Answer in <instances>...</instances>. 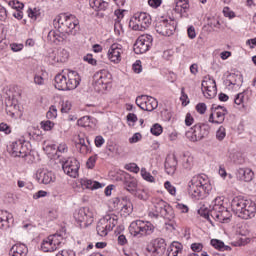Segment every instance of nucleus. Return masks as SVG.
Segmentation results:
<instances>
[{
  "mask_svg": "<svg viewBox=\"0 0 256 256\" xmlns=\"http://www.w3.org/2000/svg\"><path fill=\"white\" fill-rule=\"evenodd\" d=\"M54 81V87L58 89V91H73V89L79 87L81 76H79L77 71L66 70L56 75Z\"/></svg>",
  "mask_w": 256,
  "mask_h": 256,
  "instance_id": "nucleus-1",
  "label": "nucleus"
},
{
  "mask_svg": "<svg viewBox=\"0 0 256 256\" xmlns=\"http://www.w3.org/2000/svg\"><path fill=\"white\" fill-rule=\"evenodd\" d=\"M233 213L240 219H253L256 215V204L253 200H247L241 197H235L231 201Z\"/></svg>",
  "mask_w": 256,
  "mask_h": 256,
  "instance_id": "nucleus-2",
  "label": "nucleus"
},
{
  "mask_svg": "<svg viewBox=\"0 0 256 256\" xmlns=\"http://www.w3.org/2000/svg\"><path fill=\"white\" fill-rule=\"evenodd\" d=\"M53 24L55 29L66 35H77L79 29V19L73 14H60L56 16Z\"/></svg>",
  "mask_w": 256,
  "mask_h": 256,
  "instance_id": "nucleus-3",
  "label": "nucleus"
},
{
  "mask_svg": "<svg viewBox=\"0 0 256 256\" xmlns=\"http://www.w3.org/2000/svg\"><path fill=\"white\" fill-rule=\"evenodd\" d=\"M209 191H211V184L203 176H194L188 184V193L194 199L205 198L209 195Z\"/></svg>",
  "mask_w": 256,
  "mask_h": 256,
  "instance_id": "nucleus-4",
  "label": "nucleus"
},
{
  "mask_svg": "<svg viewBox=\"0 0 256 256\" xmlns=\"http://www.w3.org/2000/svg\"><path fill=\"white\" fill-rule=\"evenodd\" d=\"M209 216L213 219H216V221H219V223H227L229 219H231V212L223 206V200L221 197H217L212 202V209L204 213L205 219H209Z\"/></svg>",
  "mask_w": 256,
  "mask_h": 256,
  "instance_id": "nucleus-5",
  "label": "nucleus"
},
{
  "mask_svg": "<svg viewBox=\"0 0 256 256\" xmlns=\"http://www.w3.org/2000/svg\"><path fill=\"white\" fill-rule=\"evenodd\" d=\"M151 15L145 12H137L130 19L129 27L133 31H145L151 27Z\"/></svg>",
  "mask_w": 256,
  "mask_h": 256,
  "instance_id": "nucleus-6",
  "label": "nucleus"
},
{
  "mask_svg": "<svg viewBox=\"0 0 256 256\" xmlns=\"http://www.w3.org/2000/svg\"><path fill=\"white\" fill-rule=\"evenodd\" d=\"M153 231H155L153 224L142 220L133 221L129 226V232L134 237H145L146 235H151Z\"/></svg>",
  "mask_w": 256,
  "mask_h": 256,
  "instance_id": "nucleus-7",
  "label": "nucleus"
},
{
  "mask_svg": "<svg viewBox=\"0 0 256 256\" xmlns=\"http://www.w3.org/2000/svg\"><path fill=\"white\" fill-rule=\"evenodd\" d=\"M175 19H161L156 22V33L163 35L164 37H171L175 33L176 29Z\"/></svg>",
  "mask_w": 256,
  "mask_h": 256,
  "instance_id": "nucleus-8",
  "label": "nucleus"
},
{
  "mask_svg": "<svg viewBox=\"0 0 256 256\" xmlns=\"http://www.w3.org/2000/svg\"><path fill=\"white\" fill-rule=\"evenodd\" d=\"M60 163L62 164V169L66 175L72 178L79 177V161L77 158L70 157V158H62L60 159Z\"/></svg>",
  "mask_w": 256,
  "mask_h": 256,
  "instance_id": "nucleus-9",
  "label": "nucleus"
},
{
  "mask_svg": "<svg viewBox=\"0 0 256 256\" xmlns=\"http://www.w3.org/2000/svg\"><path fill=\"white\" fill-rule=\"evenodd\" d=\"M61 243H63V236L61 234H53L42 241L41 249L44 253H51L57 251Z\"/></svg>",
  "mask_w": 256,
  "mask_h": 256,
  "instance_id": "nucleus-10",
  "label": "nucleus"
},
{
  "mask_svg": "<svg viewBox=\"0 0 256 256\" xmlns=\"http://www.w3.org/2000/svg\"><path fill=\"white\" fill-rule=\"evenodd\" d=\"M209 135V128L205 124H196L186 133V137L193 143L205 139Z\"/></svg>",
  "mask_w": 256,
  "mask_h": 256,
  "instance_id": "nucleus-11",
  "label": "nucleus"
},
{
  "mask_svg": "<svg viewBox=\"0 0 256 256\" xmlns=\"http://www.w3.org/2000/svg\"><path fill=\"white\" fill-rule=\"evenodd\" d=\"M153 45V36L146 34L141 35L134 44V53L136 55H143V53H147L149 49H151Z\"/></svg>",
  "mask_w": 256,
  "mask_h": 256,
  "instance_id": "nucleus-12",
  "label": "nucleus"
},
{
  "mask_svg": "<svg viewBox=\"0 0 256 256\" xmlns=\"http://www.w3.org/2000/svg\"><path fill=\"white\" fill-rule=\"evenodd\" d=\"M136 105L142 109V111H155L159 107L157 99L148 96L141 95L136 98Z\"/></svg>",
  "mask_w": 256,
  "mask_h": 256,
  "instance_id": "nucleus-13",
  "label": "nucleus"
},
{
  "mask_svg": "<svg viewBox=\"0 0 256 256\" xmlns=\"http://www.w3.org/2000/svg\"><path fill=\"white\" fill-rule=\"evenodd\" d=\"M229 113L225 106L213 105L211 108V114L209 116V123H215L216 125H221L225 121V115Z\"/></svg>",
  "mask_w": 256,
  "mask_h": 256,
  "instance_id": "nucleus-14",
  "label": "nucleus"
},
{
  "mask_svg": "<svg viewBox=\"0 0 256 256\" xmlns=\"http://www.w3.org/2000/svg\"><path fill=\"white\" fill-rule=\"evenodd\" d=\"M166 249L167 244L165 243V239H155L147 247L148 256H162L165 254Z\"/></svg>",
  "mask_w": 256,
  "mask_h": 256,
  "instance_id": "nucleus-15",
  "label": "nucleus"
},
{
  "mask_svg": "<svg viewBox=\"0 0 256 256\" xmlns=\"http://www.w3.org/2000/svg\"><path fill=\"white\" fill-rule=\"evenodd\" d=\"M47 59L51 65L65 63L69 59V52L65 48H59L48 53Z\"/></svg>",
  "mask_w": 256,
  "mask_h": 256,
  "instance_id": "nucleus-16",
  "label": "nucleus"
},
{
  "mask_svg": "<svg viewBox=\"0 0 256 256\" xmlns=\"http://www.w3.org/2000/svg\"><path fill=\"white\" fill-rule=\"evenodd\" d=\"M202 93L206 99H213L217 96V83L213 78H205L202 81Z\"/></svg>",
  "mask_w": 256,
  "mask_h": 256,
  "instance_id": "nucleus-17",
  "label": "nucleus"
},
{
  "mask_svg": "<svg viewBox=\"0 0 256 256\" xmlns=\"http://www.w3.org/2000/svg\"><path fill=\"white\" fill-rule=\"evenodd\" d=\"M8 151L12 157H27L28 149L25 143L21 140L14 141L8 147Z\"/></svg>",
  "mask_w": 256,
  "mask_h": 256,
  "instance_id": "nucleus-18",
  "label": "nucleus"
},
{
  "mask_svg": "<svg viewBox=\"0 0 256 256\" xmlns=\"http://www.w3.org/2000/svg\"><path fill=\"white\" fill-rule=\"evenodd\" d=\"M94 85L98 89H105V85L111 83V73L107 70H102L94 74Z\"/></svg>",
  "mask_w": 256,
  "mask_h": 256,
  "instance_id": "nucleus-19",
  "label": "nucleus"
},
{
  "mask_svg": "<svg viewBox=\"0 0 256 256\" xmlns=\"http://www.w3.org/2000/svg\"><path fill=\"white\" fill-rule=\"evenodd\" d=\"M123 46L121 44L114 43L110 46L107 58L114 65H119L121 63V54L123 53Z\"/></svg>",
  "mask_w": 256,
  "mask_h": 256,
  "instance_id": "nucleus-20",
  "label": "nucleus"
},
{
  "mask_svg": "<svg viewBox=\"0 0 256 256\" xmlns=\"http://www.w3.org/2000/svg\"><path fill=\"white\" fill-rule=\"evenodd\" d=\"M75 219L79 223H84L86 227L93 224V212L89 208H80L75 214Z\"/></svg>",
  "mask_w": 256,
  "mask_h": 256,
  "instance_id": "nucleus-21",
  "label": "nucleus"
},
{
  "mask_svg": "<svg viewBox=\"0 0 256 256\" xmlns=\"http://www.w3.org/2000/svg\"><path fill=\"white\" fill-rule=\"evenodd\" d=\"M36 179L43 185H49L55 183V174L47 169H40L36 173Z\"/></svg>",
  "mask_w": 256,
  "mask_h": 256,
  "instance_id": "nucleus-22",
  "label": "nucleus"
},
{
  "mask_svg": "<svg viewBox=\"0 0 256 256\" xmlns=\"http://www.w3.org/2000/svg\"><path fill=\"white\" fill-rule=\"evenodd\" d=\"M236 177L239 181H245V183H250L253 181V177H255V173L253 170L249 168H239L236 172Z\"/></svg>",
  "mask_w": 256,
  "mask_h": 256,
  "instance_id": "nucleus-23",
  "label": "nucleus"
},
{
  "mask_svg": "<svg viewBox=\"0 0 256 256\" xmlns=\"http://www.w3.org/2000/svg\"><path fill=\"white\" fill-rule=\"evenodd\" d=\"M164 167L167 175H175V171H177V157L175 155H168Z\"/></svg>",
  "mask_w": 256,
  "mask_h": 256,
  "instance_id": "nucleus-24",
  "label": "nucleus"
},
{
  "mask_svg": "<svg viewBox=\"0 0 256 256\" xmlns=\"http://www.w3.org/2000/svg\"><path fill=\"white\" fill-rule=\"evenodd\" d=\"M154 209H155V211L158 212L160 217H164V218H167L169 215V212L171 211V207H169L167 202H165L163 200H158L154 204Z\"/></svg>",
  "mask_w": 256,
  "mask_h": 256,
  "instance_id": "nucleus-25",
  "label": "nucleus"
},
{
  "mask_svg": "<svg viewBox=\"0 0 256 256\" xmlns=\"http://www.w3.org/2000/svg\"><path fill=\"white\" fill-rule=\"evenodd\" d=\"M175 11L180 13L181 17H189V0H176Z\"/></svg>",
  "mask_w": 256,
  "mask_h": 256,
  "instance_id": "nucleus-26",
  "label": "nucleus"
},
{
  "mask_svg": "<svg viewBox=\"0 0 256 256\" xmlns=\"http://www.w3.org/2000/svg\"><path fill=\"white\" fill-rule=\"evenodd\" d=\"M123 187L129 193H132V194L135 193L137 191V179L127 174L123 180Z\"/></svg>",
  "mask_w": 256,
  "mask_h": 256,
  "instance_id": "nucleus-27",
  "label": "nucleus"
},
{
  "mask_svg": "<svg viewBox=\"0 0 256 256\" xmlns=\"http://www.w3.org/2000/svg\"><path fill=\"white\" fill-rule=\"evenodd\" d=\"M101 219L105 222V226L109 231H113V228L117 226L119 221V218L115 214H107Z\"/></svg>",
  "mask_w": 256,
  "mask_h": 256,
  "instance_id": "nucleus-28",
  "label": "nucleus"
},
{
  "mask_svg": "<svg viewBox=\"0 0 256 256\" xmlns=\"http://www.w3.org/2000/svg\"><path fill=\"white\" fill-rule=\"evenodd\" d=\"M65 33L58 31H50L48 33V40L50 43H55V45H59V43H63L65 41Z\"/></svg>",
  "mask_w": 256,
  "mask_h": 256,
  "instance_id": "nucleus-29",
  "label": "nucleus"
},
{
  "mask_svg": "<svg viewBox=\"0 0 256 256\" xmlns=\"http://www.w3.org/2000/svg\"><path fill=\"white\" fill-rule=\"evenodd\" d=\"M28 249L25 244H15L10 249V256H27Z\"/></svg>",
  "mask_w": 256,
  "mask_h": 256,
  "instance_id": "nucleus-30",
  "label": "nucleus"
},
{
  "mask_svg": "<svg viewBox=\"0 0 256 256\" xmlns=\"http://www.w3.org/2000/svg\"><path fill=\"white\" fill-rule=\"evenodd\" d=\"M10 221H13V214L0 210V229H7Z\"/></svg>",
  "mask_w": 256,
  "mask_h": 256,
  "instance_id": "nucleus-31",
  "label": "nucleus"
},
{
  "mask_svg": "<svg viewBox=\"0 0 256 256\" xmlns=\"http://www.w3.org/2000/svg\"><path fill=\"white\" fill-rule=\"evenodd\" d=\"M6 112L15 117L19 112V105L17 104V100L8 99L6 101Z\"/></svg>",
  "mask_w": 256,
  "mask_h": 256,
  "instance_id": "nucleus-32",
  "label": "nucleus"
},
{
  "mask_svg": "<svg viewBox=\"0 0 256 256\" xmlns=\"http://www.w3.org/2000/svg\"><path fill=\"white\" fill-rule=\"evenodd\" d=\"M81 185L84 187V189H91L92 191L95 189H101V187H103L101 183L87 178L81 180Z\"/></svg>",
  "mask_w": 256,
  "mask_h": 256,
  "instance_id": "nucleus-33",
  "label": "nucleus"
},
{
  "mask_svg": "<svg viewBox=\"0 0 256 256\" xmlns=\"http://www.w3.org/2000/svg\"><path fill=\"white\" fill-rule=\"evenodd\" d=\"M183 251V244L179 242H173L167 250L168 256H178Z\"/></svg>",
  "mask_w": 256,
  "mask_h": 256,
  "instance_id": "nucleus-34",
  "label": "nucleus"
},
{
  "mask_svg": "<svg viewBox=\"0 0 256 256\" xmlns=\"http://www.w3.org/2000/svg\"><path fill=\"white\" fill-rule=\"evenodd\" d=\"M90 6L95 11H105L109 7V3L103 0H90Z\"/></svg>",
  "mask_w": 256,
  "mask_h": 256,
  "instance_id": "nucleus-35",
  "label": "nucleus"
},
{
  "mask_svg": "<svg viewBox=\"0 0 256 256\" xmlns=\"http://www.w3.org/2000/svg\"><path fill=\"white\" fill-rule=\"evenodd\" d=\"M96 231L98 233V235H100V237H105L107 235V233H109V229H107V226L105 225V220L100 219L97 227H96Z\"/></svg>",
  "mask_w": 256,
  "mask_h": 256,
  "instance_id": "nucleus-36",
  "label": "nucleus"
},
{
  "mask_svg": "<svg viewBox=\"0 0 256 256\" xmlns=\"http://www.w3.org/2000/svg\"><path fill=\"white\" fill-rule=\"evenodd\" d=\"M123 201H124V204L122 206V211L126 215H131V213H133V203L127 197L123 198Z\"/></svg>",
  "mask_w": 256,
  "mask_h": 256,
  "instance_id": "nucleus-37",
  "label": "nucleus"
},
{
  "mask_svg": "<svg viewBox=\"0 0 256 256\" xmlns=\"http://www.w3.org/2000/svg\"><path fill=\"white\" fill-rule=\"evenodd\" d=\"M79 127H91V123H93V118L91 116H84L77 121Z\"/></svg>",
  "mask_w": 256,
  "mask_h": 256,
  "instance_id": "nucleus-38",
  "label": "nucleus"
},
{
  "mask_svg": "<svg viewBox=\"0 0 256 256\" xmlns=\"http://www.w3.org/2000/svg\"><path fill=\"white\" fill-rule=\"evenodd\" d=\"M141 175L145 181H148L149 183H155V177H153V175H151V173L147 172V169L142 168Z\"/></svg>",
  "mask_w": 256,
  "mask_h": 256,
  "instance_id": "nucleus-39",
  "label": "nucleus"
},
{
  "mask_svg": "<svg viewBox=\"0 0 256 256\" xmlns=\"http://www.w3.org/2000/svg\"><path fill=\"white\" fill-rule=\"evenodd\" d=\"M9 7H11L12 9H16V11H21V9H23V7H25V5L17 0H11L8 3Z\"/></svg>",
  "mask_w": 256,
  "mask_h": 256,
  "instance_id": "nucleus-40",
  "label": "nucleus"
},
{
  "mask_svg": "<svg viewBox=\"0 0 256 256\" xmlns=\"http://www.w3.org/2000/svg\"><path fill=\"white\" fill-rule=\"evenodd\" d=\"M211 245L215 249H218V251H223V247H225V243L221 240H218V239H212L211 240Z\"/></svg>",
  "mask_w": 256,
  "mask_h": 256,
  "instance_id": "nucleus-41",
  "label": "nucleus"
},
{
  "mask_svg": "<svg viewBox=\"0 0 256 256\" xmlns=\"http://www.w3.org/2000/svg\"><path fill=\"white\" fill-rule=\"evenodd\" d=\"M226 136L227 132L225 131V127L221 126L216 132V139H218V141H223Z\"/></svg>",
  "mask_w": 256,
  "mask_h": 256,
  "instance_id": "nucleus-42",
  "label": "nucleus"
},
{
  "mask_svg": "<svg viewBox=\"0 0 256 256\" xmlns=\"http://www.w3.org/2000/svg\"><path fill=\"white\" fill-rule=\"evenodd\" d=\"M47 119H57V107L51 106L49 111L46 113Z\"/></svg>",
  "mask_w": 256,
  "mask_h": 256,
  "instance_id": "nucleus-43",
  "label": "nucleus"
},
{
  "mask_svg": "<svg viewBox=\"0 0 256 256\" xmlns=\"http://www.w3.org/2000/svg\"><path fill=\"white\" fill-rule=\"evenodd\" d=\"M40 125L44 131H51V129H53V127H55V124L53 122H51L50 120L42 121Z\"/></svg>",
  "mask_w": 256,
  "mask_h": 256,
  "instance_id": "nucleus-44",
  "label": "nucleus"
},
{
  "mask_svg": "<svg viewBox=\"0 0 256 256\" xmlns=\"http://www.w3.org/2000/svg\"><path fill=\"white\" fill-rule=\"evenodd\" d=\"M127 171H131V173H139L140 169L136 163L126 164L124 167Z\"/></svg>",
  "mask_w": 256,
  "mask_h": 256,
  "instance_id": "nucleus-45",
  "label": "nucleus"
},
{
  "mask_svg": "<svg viewBox=\"0 0 256 256\" xmlns=\"http://www.w3.org/2000/svg\"><path fill=\"white\" fill-rule=\"evenodd\" d=\"M164 187L168 191V193H170V195H176L177 188H175V186L171 185L170 181H166L164 183Z\"/></svg>",
  "mask_w": 256,
  "mask_h": 256,
  "instance_id": "nucleus-46",
  "label": "nucleus"
},
{
  "mask_svg": "<svg viewBox=\"0 0 256 256\" xmlns=\"http://www.w3.org/2000/svg\"><path fill=\"white\" fill-rule=\"evenodd\" d=\"M150 131L152 135L157 137L163 133V127H161L159 124H154Z\"/></svg>",
  "mask_w": 256,
  "mask_h": 256,
  "instance_id": "nucleus-47",
  "label": "nucleus"
},
{
  "mask_svg": "<svg viewBox=\"0 0 256 256\" xmlns=\"http://www.w3.org/2000/svg\"><path fill=\"white\" fill-rule=\"evenodd\" d=\"M61 113H69V111H71V103L69 102V100H66V101H62V104H61Z\"/></svg>",
  "mask_w": 256,
  "mask_h": 256,
  "instance_id": "nucleus-48",
  "label": "nucleus"
},
{
  "mask_svg": "<svg viewBox=\"0 0 256 256\" xmlns=\"http://www.w3.org/2000/svg\"><path fill=\"white\" fill-rule=\"evenodd\" d=\"M197 113H199L200 115H205L206 111H207V104L205 103H198L195 107Z\"/></svg>",
  "mask_w": 256,
  "mask_h": 256,
  "instance_id": "nucleus-49",
  "label": "nucleus"
},
{
  "mask_svg": "<svg viewBox=\"0 0 256 256\" xmlns=\"http://www.w3.org/2000/svg\"><path fill=\"white\" fill-rule=\"evenodd\" d=\"M192 166H193V157L191 156L184 157L183 167L185 169H191Z\"/></svg>",
  "mask_w": 256,
  "mask_h": 256,
  "instance_id": "nucleus-50",
  "label": "nucleus"
},
{
  "mask_svg": "<svg viewBox=\"0 0 256 256\" xmlns=\"http://www.w3.org/2000/svg\"><path fill=\"white\" fill-rule=\"evenodd\" d=\"M127 121H128L129 127H133L135 125V123H137V115H135L133 113H129L127 115Z\"/></svg>",
  "mask_w": 256,
  "mask_h": 256,
  "instance_id": "nucleus-51",
  "label": "nucleus"
},
{
  "mask_svg": "<svg viewBox=\"0 0 256 256\" xmlns=\"http://www.w3.org/2000/svg\"><path fill=\"white\" fill-rule=\"evenodd\" d=\"M76 148L78 149L79 153H81L82 155H87V153H91V147L87 144L78 146Z\"/></svg>",
  "mask_w": 256,
  "mask_h": 256,
  "instance_id": "nucleus-52",
  "label": "nucleus"
},
{
  "mask_svg": "<svg viewBox=\"0 0 256 256\" xmlns=\"http://www.w3.org/2000/svg\"><path fill=\"white\" fill-rule=\"evenodd\" d=\"M245 93L246 92H242V93L237 94V96L234 99V103L236 105H242V103L245 101Z\"/></svg>",
  "mask_w": 256,
  "mask_h": 256,
  "instance_id": "nucleus-53",
  "label": "nucleus"
},
{
  "mask_svg": "<svg viewBox=\"0 0 256 256\" xmlns=\"http://www.w3.org/2000/svg\"><path fill=\"white\" fill-rule=\"evenodd\" d=\"M95 163H97V156H91L86 162V167L88 169H93V167H95Z\"/></svg>",
  "mask_w": 256,
  "mask_h": 256,
  "instance_id": "nucleus-54",
  "label": "nucleus"
},
{
  "mask_svg": "<svg viewBox=\"0 0 256 256\" xmlns=\"http://www.w3.org/2000/svg\"><path fill=\"white\" fill-rule=\"evenodd\" d=\"M223 14H224V17H228V19L235 18V12L229 9V7H224Z\"/></svg>",
  "mask_w": 256,
  "mask_h": 256,
  "instance_id": "nucleus-55",
  "label": "nucleus"
},
{
  "mask_svg": "<svg viewBox=\"0 0 256 256\" xmlns=\"http://www.w3.org/2000/svg\"><path fill=\"white\" fill-rule=\"evenodd\" d=\"M34 83L35 85H45V79L43 78V75L35 74Z\"/></svg>",
  "mask_w": 256,
  "mask_h": 256,
  "instance_id": "nucleus-56",
  "label": "nucleus"
},
{
  "mask_svg": "<svg viewBox=\"0 0 256 256\" xmlns=\"http://www.w3.org/2000/svg\"><path fill=\"white\" fill-rule=\"evenodd\" d=\"M0 131L5 133L6 135H9L11 133V127L7 125V123L1 122L0 123Z\"/></svg>",
  "mask_w": 256,
  "mask_h": 256,
  "instance_id": "nucleus-57",
  "label": "nucleus"
},
{
  "mask_svg": "<svg viewBox=\"0 0 256 256\" xmlns=\"http://www.w3.org/2000/svg\"><path fill=\"white\" fill-rule=\"evenodd\" d=\"M94 143L96 147H103L105 145V138L103 136H96Z\"/></svg>",
  "mask_w": 256,
  "mask_h": 256,
  "instance_id": "nucleus-58",
  "label": "nucleus"
},
{
  "mask_svg": "<svg viewBox=\"0 0 256 256\" xmlns=\"http://www.w3.org/2000/svg\"><path fill=\"white\" fill-rule=\"evenodd\" d=\"M191 249L195 253H200V251H203V244H201V243H193L191 245Z\"/></svg>",
  "mask_w": 256,
  "mask_h": 256,
  "instance_id": "nucleus-59",
  "label": "nucleus"
},
{
  "mask_svg": "<svg viewBox=\"0 0 256 256\" xmlns=\"http://www.w3.org/2000/svg\"><path fill=\"white\" fill-rule=\"evenodd\" d=\"M176 209L178 211H180V213H188L189 212V207H187V205L181 204V203L176 204Z\"/></svg>",
  "mask_w": 256,
  "mask_h": 256,
  "instance_id": "nucleus-60",
  "label": "nucleus"
},
{
  "mask_svg": "<svg viewBox=\"0 0 256 256\" xmlns=\"http://www.w3.org/2000/svg\"><path fill=\"white\" fill-rule=\"evenodd\" d=\"M187 33H188L189 39H195V37H197V32H195V27L193 26H190L187 29Z\"/></svg>",
  "mask_w": 256,
  "mask_h": 256,
  "instance_id": "nucleus-61",
  "label": "nucleus"
},
{
  "mask_svg": "<svg viewBox=\"0 0 256 256\" xmlns=\"http://www.w3.org/2000/svg\"><path fill=\"white\" fill-rule=\"evenodd\" d=\"M141 133H135L131 138H129V143H139L141 141Z\"/></svg>",
  "mask_w": 256,
  "mask_h": 256,
  "instance_id": "nucleus-62",
  "label": "nucleus"
},
{
  "mask_svg": "<svg viewBox=\"0 0 256 256\" xmlns=\"http://www.w3.org/2000/svg\"><path fill=\"white\" fill-rule=\"evenodd\" d=\"M69 151V148L67 147V144L60 143L57 148V153H67Z\"/></svg>",
  "mask_w": 256,
  "mask_h": 256,
  "instance_id": "nucleus-63",
  "label": "nucleus"
},
{
  "mask_svg": "<svg viewBox=\"0 0 256 256\" xmlns=\"http://www.w3.org/2000/svg\"><path fill=\"white\" fill-rule=\"evenodd\" d=\"M56 256H77L72 250H62Z\"/></svg>",
  "mask_w": 256,
  "mask_h": 256,
  "instance_id": "nucleus-64",
  "label": "nucleus"
}]
</instances>
